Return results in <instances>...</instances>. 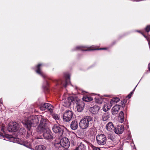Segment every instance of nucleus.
Here are the masks:
<instances>
[{
    "mask_svg": "<svg viewBox=\"0 0 150 150\" xmlns=\"http://www.w3.org/2000/svg\"><path fill=\"white\" fill-rule=\"evenodd\" d=\"M66 79L65 81V83L64 84V86L65 87H66L68 84V83L69 80V76H67L66 77Z\"/></svg>",
    "mask_w": 150,
    "mask_h": 150,
    "instance_id": "obj_27",
    "label": "nucleus"
},
{
    "mask_svg": "<svg viewBox=\"0 0 150 150\" xmlns=\"http://www.w3.org/2000/svg\"><path fill=\"white\" fill-rule=\"evenodd\" d=\"M37 119L40 120V123L37 127V131H42L43 129L48 128L47 126V120L42 115L38 116Z\"/></svg>",
    "mask_w": 150,
    "mask_h": 150,
    "instance_id": "obj_2",
    "label": "nucleus"
},
{
    "mask_svg": "<svg viewBox=\"0 0 150 150\" xmlns=\"http://www.w3.org/2000/svg\"><path fill=\"white\" fill-rule=\"evenodd\" d=\"M119 117L120 118V122L122 123L124 122V112L122 111L120 112L119 114Z\"/></svg>",
    "mask_w": 150,
    "mask_h": 150,
    "instance_id": "obj_24",
    "label": "nucleus"
},
{
    "mask_svg": "<svg viewBox=\"0 0 150 150\" xmlns=\"http://www.w3.org/2000/svg\"><path fill=\"white\" fill-rule=\"evenodd\" d=\"M146 31L147 33H148L150 30V26L148 25L145 28Z\"/></svg>",
    "mask_w": 150,
    "mask_h": 150,
    "instance_id": "obj_32",
    "label": "nucleus"
},
{
    "mask_svg": "<svg viewBox=\"0 0 150 150\" xmlns=\"http://www.w3.org/2000/svg\"><path fill=\"white\" fill-rule=\"evenodd\" d=\"M114 127L113 124L112 122H109L106 126V129L109 131H112L114 130Z\"/></svg>",
    "mask_w": 150,
    "mask_h": 150,
    "instance_id": "obj_16",
    "label": "nucleus"
},
{
    "mask_svg": "<svg viewBox=\"0 0 150 150\" xmlns=\"http://www.w3.org/2000/svg\"><path fill=\"white\" fill-rule=\"evenodd\" d=\"M141 33L142 34V35H143V36H144L145 38H146V36L144 35L142 33Z\"/></svg>",
    "mask_w": 150,
    "mask_h": 150,
    "instance_id": "obj_39",
    "label": "nucleus"
},
{
    "mask_svg": "<svg viewBox=\"0 0 150 150\" xmlns=\"http://www.w3.org/2000/svg\"><path fill=\"white\" fill-rule=\"evenodd\" d=\"M131 95L130 94H129L127 96V97H128V98H131Z\"/></svg>",
    "mask_w": 150,
    "mask_h": 150,
    "instance_id": "obj_37",
    "label": "nucleus"
},
{
    "mask_svg": "<svg viewBox=\"0 0 150 150\" xmlns=\"http://www.w3.org/2000/svg\"><path fill=\"white\" fill-rule=\"evenodd\" d=\"M85 149L84 145L81 142L79 146L74 150H85Z\"/></svg>",
    "mask_w": 150,
    "mask_h": 150,
    "instance_id": "obj_18",
    "label": "nucleus"
},
{
    "mask_svg": "<svg viewBox=\"0 0 150 150\" xmlns=\"http://www.w3.org/2000/svg\"><path fill=\"white\" fill-rule=\"evenodd\" d=\"M138 31V32H139V31Z\"/></svg>",
    "mask_w": 150,
    "mask_h": 150,
    "instance_id": "obj_43",
    "label": "nucleus"
},
{
    "mask_svg": "<svg viewBox=\"0 0 150 150\" xmlns=\"http://www.w3.org/2000/svg\"><path fill=\"white\" fill-rule=\"evenodd\" d=\"M119 100V98L116 97L111 99L110 102V103L112 105L115 103H117Z\"/></svg>",
    "mask_w": 150,
    "mask_h": 150,
    "instance_id": "obj_20",
    "label": "nucleus"
},
{
    "mask_svg": "<svg viewBox=\"0 0 150 150\" xmlns=\"http://www.w3.org/2000/svg\"><path fill=\"white\" fill-rule=\"evenodd\" d=\"M92 117L90 116H86L82 118L79 123L80 127L82 129H85L89 126V122L92 120Z\"/></svg>",
    "mask_w": 150,
    "mask_h": 150,
    "instance_id": "obj_3",
    "label": "nucleus"
},
{
    "mask_svg": "<svg viewBox=\"0 0 150 150\" xmlns=\"http://www.w3.org/2000/svg\"><path fill=\"white\" fill-rule=\"evenodd\" d=\"M126 100L125 99H123L122 101V103L125 104L126 103Z\"/></svg>",
    "mask_w": 150,
    "mask_h": 150,
    "instance_id": "obj_34",
    "label": "nucleus"
},
{
    "mask_svg": "<svg viewBox=\"0 0 150 150\" xmlns=\"http://www.w3.org/2000/svg\"><path fill=\"white\" fill-rule=\"evenodd\" d=\"M57 144L59 147L61 146L64 148L67 149L69 147L70 142L67 138L64 137L61 140L60 144Z\"/></svg>",
    "mask_w": 150,
    "mask_h": 150,
    "instance_id": "obj_8",
    "label": "nucleus"
},
{
    "mask_svg": "<svg viewBox=\"0 0 150 150\" xmlns=\"http://www.w3.org/2000/svg\"><path fill=\"white\" fill-rule=\"evenodd\" d=\"M21 135H24V134H23V133H22V134H21Z\"/></svg>",
    "mask_w": 150,
    "mask_h": 150,
    "instance_id": "obj_42",
    "label": "nucleus"
},
{
    "mask_svg": "<svg viewBox=\"0 0 150 150\" xmlns=\"http://www.w3.org/2000/svg\"><path fill=\"white\" fill-rule=\"evenodd\" d=\"M18 124L16 122H10L8 124L7 128V130L9 132H16L17 131Z\"/></svg>",
    "mask_w": 150,
    "mask_h": 150,
    "instance_id": "obj_9",
    "label": "nucleus"
},
{
    "mask_svg": "<svg viewBox=\"0 0 150 150\" xmlns=\"http://www.w3.org/2000/svg\"><path fill=\"white\" fill-rule=\"evenodd\" d=\"M45 106L46 107V108L49 110H51L52 107V105L48 103H45Z\"/></svg>",
    "mask_w": 150,
    "mask_h": 150,
    "instance_id": "obj_28",
    "label": "nucleus"
},
{
    "mask_svg": "<svg viewBox=\"0 0 150 150\" xmlns=\"http://www.w3.org/2000/svg\"><path fill=\"white\" fill-rule=\"evenodd\" d=\"M40 133H43V135L45 139H49L53 138V134L51 131L48 128L43 129L42 131L38 132Z\"/></svg>",
    "mask_w": 150,
    "mask_h": 150,
    "instance_id": "obj_4",
    "label": "nucleus"
},
{
    "mask_svg": "<svg viewBox=\"0 0 150 150\" xmlns=\"http://www.w3.org/2000/svg\"><path fill=\"white\" fill-rule=\"evenodd\" d=\"M83 100L86 102H89L92 101L93 98L90 96H84L83 98Z\"/></svg>",
    "mask_w": 150,
    "mask_h": 150,
    "instance_id": "obj_25",
    "label": "nucleus"
},
{
    "mask_svg": "<svg viewBox=\"0 0 150 150\" xmlns=\"http://www.w3.org/2000/svg\"><path fill=\"white\" fill-rule=\"evenodd\" d=\"M97 143L100 145H104L106 144L107 141L106 136L103 134H98L96 136Z\"/></svg>",
    "mask_w": 150,
    "mask_h": 150,
    "instance_id": "obj_6",
    "label": "nucleus"
},
{
    "mask_svg": "<svg viewBox=\"0 0 150 150\" xmlns=\"http://www.w3.org/2000/svg\"><path fill=\"white\" fill-rule=\"evenodd\" d=\"M125 107V104L122 103V107L124 108Z\"/></svg>",
    "mask_w": 150,
    "mask_h": 150,
    "instance_id": "obj_35",
    "label": "nucleus"
},
{
    "mask_svg": "<svg viewBox=\"0 0 150 150\" xmlns=\"http://www.w3.org/2000/svg\"><path fill=\"white\" fill-rule=\"evenodd\" d=\"M63 150H67V149L64 148V149H63Z\"/></svg>",
    "mask_w": 150,
    "mask_h": 150,
    "instance_id": "obj_40",
    "label": "nucleus"
},
{
    "mask_svg": "<svg viewBox=\"0 0 150 150\" xmlns=\"http://www.w3.org/2000/svg\"><path fill=\"white\" fill-rule=\"evenodd\" d=\"M148 69L149 71H150V63H149L148 66Z\"/></svg>",
    "mask_w": 150,
    "mask_h": 150,
    "instance_id": "obj_36",
    "label": "nucleus"
},
{
    "mask_svg": "<svg viewBox=\"0 0 150 150\" xmlns=\"http://www.w3.org/2000/svg\"><path fill=\"white\" fill-rule=\"evenodd\" d=\"M124 126L122 125H118L116 128H114V130L115 132L117 134H122L124 131Z\"/></svg>",
    "mask_w": 150,
    "mask_h": 150,
    "instance_id": "obj_13",
    "label": "nucleus"
},
{
    "mask_svg": "<svg viewBox=\"0 0 150 150\" xmlns=\"http://www.w3.org/2000/svg\"><path fill=\"white\" fill-rule=\"evenodd\" d=\"M15 135V137H14L13 139V142L14 143H19V139L18 137V135H16V133L14 134Z\"/></svg>",
    "mask_w": 150,
    "mask_h": 150,
    "instance_id": "obj_26",
    "label": "nucleus"
},
{
    "mask_svg": "<svg viewBox=\"0 0 150 150\" xmlns=\"http://www.w3.org/2000/svg\"><path fill=\"white\" fill-rule=\"evenodd\" d=\"M121 107L120 105H116L113 107L111 109V112L112 115L117 114Z\"/></svg>",
    "mask_w": 150,
    "mask_h": 150,
    "instance_id": "obj_14",
    "label": "nucleus"
},
{
    "mask_svg": "<svg viewBox=\"0 0 150 150\" xmlns=\"http://www.w3.org/2000/svg\"><path fill=\"white\" fill-rule=\"evenodd\" d=\"M108 138L112 141H114L115 140L116 137L114 134L111 133H109L108 134Z\"/></svg>",
    "mask_w": 150,
    "mask_h": 150,
    "instance_id": "obj_22",
    "label": "nucleus"
},
{
    "mask_svg": "<svg viewBox=\"0 0 150 150\" xmlns=\"http://www.w3.org/2000/svg\"><path fill=\"white\" fill-rule=\"evenodd\" d=\"M91 129H89V130H90V131H91Z\"/></svg>",
    "mask_w": 150,
    "mask_h": 150,
    "instance_id": "obj_41",
    "label": "nucleus"
},
{
    "mask_svg": "<svg viewBox=\"0 0 150 150\" xmlns=\"http://www.w3.org/2000/svg\"><path fill=\"white\" fill-rule=\"evenodd\" d=\"M68 101L70 105L71 103L76 104L77 110L78 112H81L83 110L85 105L84 103L82 101H79L77 97H69L68 98Z\"/></svg>",
    "mask_w": 150,
    "mask_h": 150,
    "instance_id": "obj_1",
    "label": "nucleus"
},
{
    "mask_svg": "<svg viewBox=\"0 0 150 150\" xmlns=\"http://www.w3.org/2000/svg\"><path fill=\"white\" fill-rule=\"evenodd\" d=\"M71 128L74 130L76 129L78 127V123L76 120H73L71 122L70 125Z\"/></svg>",
    "mask_w": 150,
    "mask_h": 150,
    "instance_id": "obj_15",
    "label": "nucleus"
},
{
    "mask_svg": "<svg viewBox=\"0 0 150 150\" xmlns=\"http://www.w3.org/2000/svg\"><path fill=\"white\" fill-rule=\"evenodd\" d=\"M33 119L31 117L27 119L25 118L22 120V123L29 130H30L32 124L34 123Z\"/></svg>",
    "mask_w": 150,
    "mask_h": 150,
    "instance_id": "obj_5",
    "label": "nucleus"
},
{
    "mask_svg": "<svg viewBox=\"0 0 150 150\" xmlns=\"http://www.w3.org/2000/svg\"><path fill=\"white\" fill-rule=\"evenodd\" d=\"M73 115V112L70 110H67L63 114V119L64 121L69 122L72 117Z\"/></svg>",
    "mask_w": 150,
    "mask_h": 150,
    "instance_id": "obj_7",
    "label": "nucleus"
},
{
    "mask_svg": "<svg viewBox=\"0 0 150 150\" xmlns=\"http://www.w3.org/2000/svg\"><path fill=\"white\" fill-rule=\"evenodd\" d=\"M93 150H100V149L98 147L93 146L92 147Z\"/></svg>",
    "mask_w": 150,
    "mask_h": 150,
    "instance_id": "obj_33",
    "label": "nucleus"
},
{
    "mask_svg": "<svg viewBox=\"0 0 150 150\" xmlns=\"http://www.w3.org/2000/svg\"><path fill=\"white\" fill-rule=\"evenodd\" d=\"M45 146L42 145L37 146L35 147V150H45Z\"/></svg>",
    "mask_w": 150,
    "mask_h": 150,
    "instance_id": "obj_21",
    "label": "nucleus"
},
{
    "mask_svg": "<svg viewBox=\"0 0 150 150\" xmlns=\"http://www.w3.org/2000/svg\"><path fill=\"white\" fill-rule=\"evenodd\" d=\"M40 108L41 110H45L46 108V107L45 106V103L44 104H42L40 106Z\"/></svg>",
    "mask_w": 150,
    "mask_h": 150,
    "instance_id": "obj_29",
    "label": "nucleus"
},
{
    "mask_svg": "<svg viewBox=\"0 0 150 150\" xmlns=\"http://www.w3.org/2000/svg\"><path fill=\"white\" fill-rule=\"evenodd\" d=\"M42 65V64H40L36 66V71L37 74H41V71L40 70V67Z\"/></svg>",
    "mask_w": 150,
    "mask_h": 150,
    "instance_id": "obj_23",
    "label": "nucleus"
},
{
    "mask_svg": "<svg viewBox=\"0 0 150 150\" xmlns=\"http://www.w3.org/2000/svg\"><path fill=\"white\" fill-rule=\"evenodd\" d=\"M133 93V92H131V93L129 94H130V95H131V96H132V95Z\"/></svg>",
    "mask_w": 150,
    "mask_h": 150,
    "instance_id": "obj_38",
    "label": "nucleus"
},
{
    "mask_svg": "<svg viewBox=\"0 0 150 150\" xmlns=\"http://www.w3.org/2000/svg\"><path fill=\"white\" fill-rule=\"evenodd\" d=\"M53 117L55 120H59V117L57 114H54L53 115Z\"/></svg>",
    "mask_w": 150,
    "mask_h": 150,
    "instance_id": "obj_30",
    "label": "nucleus"
},
{
    "mask_svg": "<svg viewBox=\"0 0 150 150\" xmlns=\"http://www.w3.org/2000/svg\"><path fill=\"white\" fill-rule=\"evenodd\" d=\"M27 144V143L26 142H22L19 141V144L21 145H23L24 146H26Z\"/></svg>",
    "mask_w": 150,
    "mask_h": 150,
    "instance_id": "obj_31",
    "label": "nucleus"
},
{
    "mask_svg": "<svg viewBox=\"0 0 150 150\" xmlns=\"http://www.w3.org/2000/svg\"><path fill=\"white\" fill-rule=\"evenodd\" d=\"M91 48H93V47H84V46H77L76 47L75 49V50H80L83 51H90L94 50H105L106 48H103L99 49H91Z\"/></svg>",
    "mask_w": 150,
    "mask_h": 150,
    "instance_id": "obj_11",
    "label": "nucleus"
},
{
    "mask_svg": "<svg viewBox=\"0 0 150 150\" xmlns=\"http://www.w3.org/2000/svg\"><path fill=\"white\" fill-rule=\"evenodd\" d=\"M52 129L54 132L58 133L60 136L62 135L64 132L63 129L57 124H55L53 126Z\"/></svg>",
    "mask_w": 150,
    "mask_h": 150,
    "instance_id": "obj_10",
    "label": "nucleus"
},
{
    "mask_svg": "<svg viewBox=\"0 0 150 150\" xmlns=\"http://www.w3.org/2000/svg\"><path fill=\"white\" fill-rule=\"evenodd\" d=\"M100 109V107L97 105H95L90 108L89 110L93 114H96L98 112Z\"/></svg>",
    "mask_w": 150,
    "mask_h": 150,
    "instance_id": "obj_12",
    "label": "nucleus"
},
{
    "mask_svg": "<svg viewBox=\"0 0 150 150\" xmlns=\"http://www.w3.org/2000/svg\"><path fill=\"white\" fill-rule=\"evenodd\" d=\"M109 117V114L108 112L104 113L102 116V119L103 121H106Z\"/></svg>",
    "mask_w": 150,
    "mask_h": 150,
    "instance_id": "obj_19",
    "label": "nucleus"
},
{
    "mask_svg": "<svg viewBox=\"0 0 150 150\" xmlns=\"http://www.w3.org/2000/svg\"><path fill=\"white\" fill-rule=\"evenodd\" d=\"M112 105L110 104H107L106 103L104 104L103 109L104 111L106 112L110 110L112 107Z\"/></svg>",
    "mask_w": 150,
    "mask_h": 150,
    "instance_id": "obj_17",
    "label": "nucleus"
}]
</instances>
